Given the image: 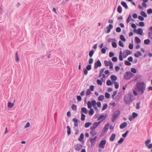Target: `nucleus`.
I'll list each match as a JSON object with an SVG mask.
<instances>
[{
    "label": "nucleus",
    "mask_w": 152,
    "mask_h": 152,
    "mask_svg": "<svg viewBox=\"0 0 152 152\" xmlns=\"http://www.w3.org/2000/svg\"><path fill=\"white\" fill-rule=\"evenodd\" d=\"M146 87V84L144 82H140L137 83L136 85L135 90L139 94H142L145 92Z\"/></svg>",
    "instance_id": "nucleus-1"
},
{
    "label": "nucleus",
    "mask_w": 152,
    "mask_h": 152,
    "mask_svg": "<svg viewBox=\"0 0 152 152\" xmlns=\"http://www.w3.org/2000/svg\"><path fill=\"white\" fill-rule=\"evenodd\" d=\"M134 99V97L132 94H129L126 95L124 98V100L126 104H130Z\"/></svg>",
    "instance_id": "nucleus-2"
},
{
    "label": "nucleus",
    "mask_w": 152,
    "mask_h": 152,
    "mask_svg": "<svg viewBox=\"0 0 152 152\" xmlns=\"http://www.w3.org/2000/svg\"><path fill=\"white\" fill-rule=\"evenodd\" d=\"M134 74L130 72H127L124 74V78L126 80H128L131 79L134 76Z\"/></svg>",
    "instance_id": "nucleus-3"
},
{
    "label": "nucleus",
    "mask_w": 152,
    "mask_h": 152,
    "mask_svg": "<svg viewBox=\"0 0 152 152\" xmlns=\"http://www.w3.org/2000/svg\"><path fill=\"white\" fill-rule=\"evenodd\" d=\"M120 113V111L117 110L113 114L112 117V121L113 122H114L117 120Z\"/></svg>",
    "instance_id": "nucleus-4"
},
{
    "label": "nucleus",
    "mask_w": 152,
    "mask_h": 152,
    "mask_svg": "<svg viewBox=\"0 0 152 152\" xmlns=\"http://www.w3.org/2000/svg\"><path fill=\"white\" fill-rule=\"evenodd\" d=\"M106 143V140H101L100 142L98 147L99 148L104 149Z\"/></svg>",
    "instance_id": "nucleus-5"
},
{
    "label": "nucleus",
    "mask_w": 152,
    "mask_h": 152,
    "mask_svg": "<svg viewBox=\"0 0 152 152\" xmlns=\"http://www.w3.org/2000/svg\"><path fill=\"white\" fill-rule=\"evenodd\" d=\"M132 52L129 50H126L123 52V57L126 58L128 55L132 54Z\"/></svg>",
    "instance_id": "nucleus-6"
},
{
    "label": "nucleus",
    "mask_w": 152,
    "mask_h": 152,
    "mask_svg": "<svg viewBox=\"0 0 152 152\" xmlns=\"http://www.w3.org/2000/svg\"><path fill=\"white\" fill-rule=\"evenodd\" d=\"M96 136L93 138H90V141L91 143V146H94L95 145L96 142Z\"/></svg>",
    "instance_id": "nucleus-7"
},
{
    "label": "nucleus",
    "mask_w": 152,
    "mask_h": 152,
    "mask_svg": "<svg viewBox=\"0 0 152 152\" xmlns=\"http://www.w3.org/2000/svg\"><path fill=\"white\" fill-rule=\"evenodd\" d=\"M134 32L137 33V34H140V35H142L143 34V30L141 28H138L137 30L135 29Z\"/></svg>",
    "instance_id": "nucleus-8"
},
{
    "label": "nucleus",
    "mask_w": 152,
    "mask_h": 152,
    "mask_svg": "<svg viewBox=\"0 0 152 152\" xmlns=\"http://www.w3.org/2000/svg\"><path fill=\"white\" fill-rule=\"evenodd\" d=\"M100 123V122L94 123L92 126L91 127V130L95 129L99 126Z\"/></svg>",
    "instance_id": "nucleus-9"
},
{
    "label": "nucleus",
    "mask_w": 152,
    "mask_h": 152,
    "mask_svg": "<svg viewBox=\"0 0 152 152\" xmlns=\"http://www.w3.org/2000/svg\"><path fill=\"white\" fill-rule=\"evenodd\" d=\"M75 148L76 150L79 151L83 148V146L80 144H77L75 146Z\"/></svg>",
    "instance_id": "nucleus-10"
},
{
    "label": "nucleus",
    "mask_w": 152,
    "mask_h": 152,
    "mask_svg": "<svg viewBox=\"0 0 152 152\" xmlns=\"http://www.w3.org/2000/svg\"><path fill=\"white\" fill-rule=\"evenodd\" d=\"M101 65L102 64L100 61L99 60H97L96 62L94 63V68L96 69L98 67L101 66Z\"/></svg>",
    "instance_id": "nucleus-11"
},
{
    "label": "nucleus",
    "mask_w": 152,
    "mask_h": 152,
    "mask_svg": "<svg viewBox=\"0 0 152 152\" xmlns=\"http://www.w3.org/2000/svg\"><path fill=\"white\" fill-rule=\"evenodd\" d=\"M113 26L111 24H110L108 26H107L106 27L107 31H106V33L107 34L109 33L111 31V30L113 28Z\"/></svg>",
    "instance_id": "nucleus-12"
},
{
    "label": "nucleus",
    "mask_w": 152,
    "mask_h": 152,
    "mask_svg": "<svg viewBox=\"0 0 152 152\" xmlns=\"http://www.w3.org/2000/svg\"><path fill=\"white\" fill-rule=\"evenodd\" d=\"M110 126V124L109 123L106 124L104 126V129L103 130L102 132L104 133H105L107 131L108 129V127Z\"/></svg>",
    "instance_id": "nucleus-13"
},
{
    "label": "nucleus",
    "mask_w": 152,
    "mask_h": 152,
    "mask_svg": "<svg viewBox=\"0 0 152 152\" xmlns=\"http://www.w3.org/2000/svg\"><path fill=\"white\" fill-rule=\"evenodd\" d=\"M148 34L149 37L152 39V26L150 27L148 29Z\"/></svg>",
    "instance_id": "nucleus-14"
},
{
    "label": "nucleus",
    "mask_w": 152,
    "mask_h": 152,
    "mask_svg": "<svg viewBox=\"0 0 152 152\" xmlns=\"http://www.w3.org/2000/svg\"><path fill=\"white\" fill-rule=\"evenodd\" d=\"M127 124L126 122H124L121 124L120 126L121 129H123L127 126Z\"/></svg>",
    "instance_id": "nucleus-15"
},
{
    "label": "nucleus",
    "mask_w": 152,
    "mask_h": 152,
    "mask_svg": "<svg viewBox=\"0 0 152 152\" xmlns=\"http://www.w3.org/2000/svg\"><path fill=\"white\" fill-rule=\"evenodd\" d=\"M84 139V134L83 133H82L81 134L79 137L78 138V140L82 142L83 140Z\"/></svg>",
    "instance_id": "nucleus-16"
},
{
    "label": "nucleus",
    "mask_w": 152,
    "mask_h": 152,
    "mask_svg": "<svg viewBox=\"0 0 152 152\" xmlns=\"http://www.w3.org/2000/svg\"><path fill=\"white\" fill-rule=\"evenodd\" d=\"M81 113L82 112L83 113L85 114H87L88 113V110L85 107H83L81 108Z\"/></svg>",
    "instance_id": "nucleus-17"
},
{
    "label": "nucleus",
    "mask_w": 152,
    "mask_h": 152,
    "mask_svg": "<svg viewBox=\"0 0 152 152\" xmlns=\"http://www.w3.org/2000/svg\"><path fill=\"white\" fill-rule=\"evenodd\" d=\"M116 135L115 134H113L110 138V140L112 141H113L115 138Z\"/></svg>",
    "instance_id": "nucleus-18"
},
{
    "label": "nucleus",
    "mask_w": 152,
    "mask_h": 152,
    "mask_svg": "<svg viewBox=\"0 0 152 152\" xmlns=\"http://www.w3.org/2000/svg\"><path fill=\"white\" fill-rule=\"evenodd\" d=\"M121 5L123 6L126 9H128V7L127 5V4L125 2L121 1Z\"/></svg>",
    "instance_id": "nucleus-19"
},
{
    "label": "nucleus",
    "mask_w": 152,
    "mask_h": 152,
    "mask_svg": "<svg viewBox=\"0 0 152 152\" xmlns=\"http://www.w3.org/2000/svg\"><path fill=\"white\" fill-rule=\"evenodd\" d=\"M14 106V103H12L10 102H9L8 103V107L9 108H12Z\"/></svg>",
    "instance_id": "nucleus-20"
},
{
    "label": "nucleus",
    "mask_w": 152,
    "mask_h": 152,
    "mask_svg": "<svg viewBox=\"0 0 152 152\" xmlns=\"http://www.w3.org/2000/svg\"><path fill=\"white\" fill-rule=\"evenodd\" d=\"M142 54L141 53L140 51L137 52L136 53L134 54V56L135 57L138 58L139 56H141Z\"/></svg>",
    "instance_id": "nucleus-21"
},
{
    "label": "nucleus",
    "mask_w": 152,
    "mask_h": 152,
    "mask_svg": "<svg viewBox=\"0 0 152 152\" xmlns=\"http://www.w3.org/2000/svg\"><path fill=\"white\" fill-rule=\"evenodd\" d=\"M91 130L92 131L90 132V134L93 137L97 134V132L94 129Z\"/></svg>",
    "instance_id": "nucleus-22"
},
{
    "label": "nucleus",
    "mask_w": 152,
    "mask_h": 152,
    "mask_svg": "<svg viewBox=\"0 0 152 152\" xmlns=\"http://www.w3.org/2000/svg\"><path fill=\"white\" fill-rule=\"evenodd\" d=\"M135 40L136 43L137 44L140 43L141 42L140 39L138 37H135Z\"/></svg>",
    "instance_id": "nucleus-23"
},
{
    "label": "nucleus",
    "mask_w": 152,
    "mask_h": 152,
    "mask_svg": "<svg viewBox=\"0 0 152 152\" xmlns=\"http://www.w3.org/2000/svg\"><path fill=\"white\" fill-rule=\"evenodd\" d=\"M110 78L112 81H115L117 79V77L116 76L112 75L110 77Z\"/></svg>",
    "instance_id": "nucleus-24"
},
{
    "label": "nucleus",
    "mask_w": 152,
    "mask_h": 152,
    "mask_svg": "<svg viewBox=\"0 0 152 152\" xmlns=\"http://www.w3.org/2000/svg\"><path fill=\"white\" fill-rule=\"evenodd\" d=\"M67 128V133L68 135H70L71 133V128L69 126L66 127Z\"/></svg>",
    "instance_id": "nucleus-25"
},
{
    "label": "nucleus",
    "mask_w": 152,
    "mask_h": 152,
    "mask_svg": "<svg viewBox=\"0 0 152 152\" xmlns=\"http://www.w3.org/2000/svg\"><path fill=\"white\" fill-rule=\"evenodd\" d=\"M132 19V15H129L127 18L126 22L127 23H129Z\"/></svg>",
    "instance_id": "nucleus-26"
},
{
    "label": "nucleus",
    "mask_w": 152,
    "mask_h": 152,
    "mask_svg": "<svg viewBox=\"0 0 152 152\" xmlns=\"http://www.w3.org/2000/svg\"><path fill=\"white\" fill-rule=\"evenodd\" d=\"M104 99V96L103 95H100L98 98V100L99 101H102Z\"/></svg>",
    "instance_id": "nucleus-27"
},
{
    "label": "nucleus",
    "mask_w": 152,
    "mask_h": 152,
    "mask_svg": "<svg viewBox=\"0 0 152 152\" xmlns=\"http://www.w3.org/2000/svg\"><path fill=\"white\" fill-rule=\"evenodd\" d=\"M94 110L92 108H91L88 112V114L89 115H91L94 114Z\"/></svg>",
    "instance_id": "nucleus-28"
},
{
    "label": "nucleus",
    "mask_w": 152,
    "mask_h": 152,
    "mask_svg": "<svg viewBox=\"0 0 152 152\" xmlns=\"http://www.w3.org/2000/svg\"><path fill=\"white\" fill-rule=\"evenodd\" d=\"M94 50H90L89 53V56L90 57H91L93 56L94 54Z\"/></svg>",
    "instance_id": "nucleus-29"
},
{
    "label": "nucleus",
    "mask_w": 152,
    "mask_h": 152,
    "mask_svg": "<svg viewBox=\"0 0 152 152\" xmlns=\"http://www.w3.org/2000/svg\"><path fill=\"white\" fill-rule=\"evenodd\" d=\"M140 15L144 17H146L147 16V14L143 11H141L140 12Z\"/></svg>",
    "instance_id": "nucleus-30"
},
{
    "label": "nucleus",
    "mask_w": 152,
    "mask_h": 152,
    "mask_svg": "<svg viewBox=\"0 0 152 152\" xmlns=\"http://www.w3.org/2000/svg\"><path fill=\"white\" fill-rule=\"evenodd\" d=\"M117 11L119 13H121L122 12V9L121 6L119 5Z\"/></svg>",
    "instance_id": "nucleus-31"
},
{
    "label": "nucleus",
    "mask_w": 152,
    "mask_h": 152,
    "mask_svg": "<svg viewBox=\"0 0 152 152\" xmlns=\"http://www.w3.org/2000/svg\"><path fill=\"white\" fill-rule=\"evenodd\" d=\"M104 117L105 116L104 115H101L98 117L97 120H102L104 118Z\"/></svg>",
    "instance_id": "nucleus-32"
},
{
    "label": "nucleus",
    "mask_w": 152,
    "mask_h": 152,
    "mask_svg": "<svg viewBox=\"0 0 152 152\" xmlns=\"http://www.w3.org/2000/svg\"><path fill=\"white\" fill-rule=\"evenodd\" d=\"M111 62V61H104V63L105 64V66H107L110 65V62Z\"/></svg>",
    "instance_id": "nucleus-33"
},
{
    "label": "nucleus",
    "mask_w": 152,
    "mask_h": 152,
    "mask_svg": "<svg viewBox=\"0 0 152 152\" xmlns=\"http://www.w3.org/2000/svg\"><path fill=\"white\" fill-rule=\"evenodd\" d=\"M91 124L92 123L91 122H88L86 123L85 125V127L86 128H88Z\"/></svg>",
    "instance_id": "nucleus-34"
},
{
    "label": "nucleus",
    "mask_w": 152,
    "mask_h": 152,
    "mask_svg": "<svg viewBox=\"0 0 152 152\" xmlns=\"http://www.w3.org/2000/svg\"><path fill=\"white\" fill-rule=\"evenodd\" d=\"M15 60L18 62L19 61V58L18 55V53L17 52H16L15 53Z\"/></svg>",
    "instance_id": "nucleus-35"
},
{
    "label": "nucleus",
    "mask_w": 152,
    "mask_h": 152,
    "mask_svg": "<svg viewBox=\"0 0 152 152\" xmlns=\"http://www.w3.org/2000/svg\"><path fill=\"white\" fill-rule=\"evenodd\" d=\"M87 105L89 109H91V108L92 107V104H91V102L90 101H89L87 102Z\"/></svg>",
    "instance_id": "nucleus-36"
},
{
    "label": "nucleus",
    "mask_w": 152,
    "mask_h": 152,
    "mask_svg": "<svg viewBox=\"0 0 152 152\" xmlns=\"http://www.w3.org/2000/svg\"><path fill=\"white\" fill-rule=\"evenodd\" d=\"M144 43L146 45L148 44L150 42V40L149 39H146L144 40Z\"/></svg>",
    "instance_id": "nucleus-37"
},
{
    "label": "nucleus",
    "mask_w": 152,
    "mask_h": 152,
    "mask_svg": "<svg viewBox=\"0 0 152 152\" xmlns=\"http://www.w3.org/2000/svg\"><path fill=\"white\" fill-rule=\"evenodd\" d=\"M106 84L107 86H110L113 83L110 80H109L107 81Z\"/></svg>",
    "instance_id": "nucleus-38"
},
{
    "label": "nucleus",
    "mask_w": 152,
    "mask_h": 152,
    "mask_svg": "<svg viewBox=\"0 0 152 152\" xmlns=\"http://www.w3.org/2000/svg\"><path fill=\"white\" fill-rule=\"evenodd\" d=\"M138 116V114L135 113L134 112L132 113V116L133 119L135 118Z\"/></svg>",
    "instance_id": "nucleus-39"
},
{
    "label": "nucleus",
    "mask_w": 152,
    "mask_h": 152,
    "mask_svg": "<svg viewBox=\"0 0 152 152\" xmlns=\"http://www.w3.org/2000/svg\"><path fill=\"white\" fill-rule=\"evenodd\" d=\"M120 38L123 41H125L126 40L125 38L124 37V36L123 35H120Z\"/></svg>",
    "instance_id": "nucleus-40"
},
{
    "label": "nucleus",
    "mask_w": 152,
    "mask_h": 152,
    "mask_svg": "<svg viewBox=\"0 0 152 152\" xmlns=\"http://www.w3.org/2000/svg\"><path fill=\"white\" fill-rule=\"evenodd\" d=\"M125 64L127 66H130L131 65V63L129 61H126L124 62Z\"/></svg>",
    "instance_id": "nucleus-41"
},
{
    "label": "nucleus",
    "mask_w": 152,
    "mask_h": 152,
    "mask_svg": "<svg viewBox=\"0 0 152 152\" xmlns=\"http://www.w3.org/2000/svg\"><path fill=\"white\" fill-rule=\"evenodd\" d=\"M86 116L85 115L83 114L82 113L81 115V120L82 121H84L85 119Z\"/></svg>",
    "instance_id": "nucleus-42"
},
{
    "label": "nucleus",
    "mask_w": 152,
    "mask_h": 152,
    "mask_svg": "<svg viewBox=\"0 0 152 152\" xmlns=\"http://www.w3.org/2000/svg\"><path fill=\"white\" fill-rule=\"evenodd\" d=\"M105 97L107 99H108L110 96V95L109 93L107 92L105 93Z\"/></svg>",
    "instance_id": "nucleus-43"
},
{
    "label": "nucleus",
    "mask_w": 152,
    "mask_h": 152,
    "mask_svg": "<svg viewBox=\"0 0 152 152\" xmlns=\"http://www.w3.org/2000/svg\"><path fill=\"white\" fill-rule=\"evenodd\" d=\"M91 102V104L92 105V106H96V102L95 100H93Z\"/></svg>",
    "instance_id": "nucleus-44"
},
{
    "label": "nucleus",
    "mask_w": 152,
    "mask_h": 152,
    "mask_svg": "<svg viewBox=\"0 0 152 152\" xmlns=\"http://www.w3.org/2000/svg\"><path fill=\"white\" fill-rule=\"evenodd\" d=\"M91 69V65H88L86 67V69L87 70L89 71Z\"/></svg>",
    "instance_id": "nucleus-45"
},
{
    "label": "nucleus",
    "mask_w": 152,
    "mask_h": 152,
    "mask_svg": "<svg viewBox=\"0 0 152 152\" xmlns=\"http://www.w3.org/2000/svg\"><path fill=\"white\" fill-rule=\"evenodd\" d=\"M72 108L73 110H76L77 109V106L75 104H73L72 107Z\"/></svg>",
    "instance_id": "nucleus-46"
},
{
    "label": "nucleus",
    "mask_w": 152,
    "mask_h": 152,
    "mask_svg": "<svg viewBox=\"0 0 152 152\" xmlns=\"http://www.w3.org/2000/svg\"><path fill=\"white\" fill-rule=\"evenodd\" d=\"M124 139L123 138H121L118 141V143L119 144H121L124 141Z\"/></svg>",
    "instance_id": "nucleus-47"
},
{
    "label": "nucleus",
    "mask_w": 152,
    "mask_h": 152,
    "mask_svg": "<svg viewBox=\"0 0 152 152\" xmlns=\"http://www.w3.org/2000/svg\"><path fill=\"white\" fill-rule=\"evenodd\" d=\"M107 107V104H105L102 107V110L103 111L105 110Z\"/></svg>",
    "instance_id": "nucleus-48"
},
{
    "label": "nucleus",
    "mask_w": 152,
    "mask_h": 152,
    "mask_svg": "<svg viewBox=\"0 0 152 152\" xmlns=\"http://www.w3.org/2000/svg\"><path fill=\"white\" fill-rule=\"evenodd\" d=\"M151 141V140L150 139L146 141H145V146L148 145L149 144L150 142Z\"/></svg>",
    "instance_id": "nucleus-49"
},
{
    "label": "nucleus",
    "mask_w": 152,
    "mask_h": 152,
    "mask_svg": "<svg viewBox=\"0 0 152 152\" xmlns=\"http://www.w3.org/2000/svg\"><path fill=\"white\" fill-rule=\"evenodd\" d=\"M119 45L121 47H124V45L123 44V42L121 41H119L118 42Z\"/></svg>",
    "instance_id": "nucleus-50"
},
{
    "label": "nucleus",
    "mask_w": 152,
    "mask_h": 152,
    "mask_svg": "<svg viewBox=\"0 0 152 152\" xmlns=\"http://www.w3.org/2000/svg\"><path fill=\"white\" fill-rule=\"evenodd\" d=\"M97 83L98 85H100L101 86L102 85V81H101V80H97Z\"/></svg>",
    "instance_id": "nucleus-51"
},
{
    "label": "nucleus",
    "mask_w": 152,
    "mask_h": 152,
    "mask_svg": "<svg viewBox=\"0 0 152 152\" xmlns=\"http://www.w3.org/2000/svg\"><path fill=\"white\" fill-rule=\"evenodd\" d=\"M129 132V131H126V132L125 133L123 134H122V136L124 137H126V136H127V134H128Z\"/></svg>",
    "instance_id": "nucleus-52"
},
{
    "label": "nucleus",
    "mask_w": 152,
    "mask_h": 152,
    "mask_svg": "<svg viewBox=\"0 0 152 152\" xmlns=\"http://www.w3.org/2000/svg\"><path fill=\"white\" fill-rule=\"evenodd\" d=\"M112 46L114 48H116L117 47V44L115 42H113L112 43Z\"/></svg>",
    "instance_id": "nucleus-53"
},
{
    "label": "nucleus",
    "mask_w": 152,
    "mask_h": 152,
    "mask_svg": "<svg viewBox=\"0 0 152 152\" xmlns=\"http://www.w3.org/2000/svg\"><path fill=\"white\" fill-rule=\"evenodd\" d=\"M139 24L140 26H144L145 25V23L143 22H140Z\"/></svg>",
    "instance_id": "nucleus-54"
},
{
    "label": "nucleus",
    "mask_w": 152,
    "mask_h": 152,
    "mask_svg": "<svg viewBox=\"0 0 152 152\" xmlns=\"http://www.w3.org/2000/svg\"><path fill=\"white\" fill-rule=\"evenodd\" d=\"M94 62V60L92 58H90L89 61H88V63L89 64H92Z\"/></svg>",
    "instance_id": "nucleus-55"
},
{
    "label": "nucleus",
    "mask_w": 152,
    "mask_h": 152,
    "mask_svg": "<svg viewBox=\"0 0 152 152\" xmlns=\"http://www.w3.org/2000/svg\"><path fill=\"white\" fill-rule=\"evenodd\" d=\"M115 88L116 89H118L119 87V85L118 83L117 82L114 83Z\"/></svg>",
    "instance_id": "nucleus-56"
},
{
    "label": "nucleus",
    "mask_w": 152,
    "mask_h": 152,
    "mask_svg": "<svg viewBox=\"0 0 152 152\" xmlns=\"http://www.w3.org/2000/svg\"><path fill=\"white\" fill-rule=\"evenodd\" d=\"M131 71L134 73H136L137 72V70L134 68H132L131 69Z\"/></svg>",
    "instance_id": "nucleus-57"
},
{
    "label": "nucleus",
    "mask_w": 152,
    "mask_h": 152,
    "mask_svg": "<svg viewBox=\"0 0 152 152\" xmlns=\"http://www.w3.org/2000/svg\"><path fill=\"white\" fill-rule=\"evenodd\" d=\"M91 92L90 90L89 89H88L86 92V95H88L91 94Z\"/></svg>",
    "instance_id": "nucleus-58"
},
{
    "label": "nucleus",
    "mask_w": 152,
    "mask_h": 152,
    "mask_svg": "<svg viewBox=\"0 0 152 152\" xmlns=\"http://www.w3.org/2000/svg\"><path fill=\"white\" fill-rule=\"evenodd\" d=\"M116 31L117 32H120L121 31V28L119 27H117L116 29Z\"/></svg>",
    "instance_id": "nucleus-59"
},
{
    "label": "nucleus",
    "mask_w": 152,
    "mask_h": 152,
    "mask_svg": "<svg viewBox=\"0 0 152 152\" xmlns=\"http://www.w3.org/2000/svg\"><path fill=\"white\" fill-rule=\"evenodd\" d=\"M118 58L116 57H114L112 58V61L115 62H116L117 61Z\"/></svg>",
    "instance_id": "nucleus-60"
},
{
    "label": "nucleus",
    "mask_w": 152,
    "mask_h": 152,
    "mask_svg": "<svg viewBox=\"0 0 152 152\" xmlns=\"http://www.w3.org/2000/svg\"><path fill=\"white\" fill-rule=\"evenodd\" d=\"M140 102H138L137 103V104L136 105V109L137 110H139L140 108Z\"/></svg>",
    "instance_id": "nucleus-61"
},
{
    "label": "nucleus",
    "mask_w": 152,
    "mask_h": 152,
    "mask_svg": "<svg viewBox=\"0 0 152 152\" xmlns=\"http://www.w3.org/2000/svg\"><path fill=\"white\" fill-rule=\"evenodd\" d=\"M146 147H147L148 149H151L152 148V144L151 143L148 145L147 146H146Z\"/></svg>",
    "instance_id": "nucleus-62"
},
{
    "label": "nucleus",
    "mask_w": 152,
    "mask_h": 152,
    "mask_svg": "<svg viewBox=\"0 0 152 152\" xmlns=\"http://www.w3.org/2000/svg\"><path fill=\"white\" fill-rule=\"evenodd\" d=\"M114 55V53L112 52H110L109 54V56L111 58L113 57Z\"/></svg>",
    "instance_id": "nucleus-63"
},
{
    "label": "nucleus",
    "mask_w": 152,
    "mask_h": 152,
    "mask_svg": "<svg viewBox=\"0 0 152 152\" xmlns=\"http://www.w3.org/2000/svg\"><path fill=\"white\" fill-rule=\"evenodd\" d=\"M77 99L78 101L80 102L82 100V98L80 96H77Z\"/></svg>",
    "instance_id": "nucleus-64"
}]
</instances>
